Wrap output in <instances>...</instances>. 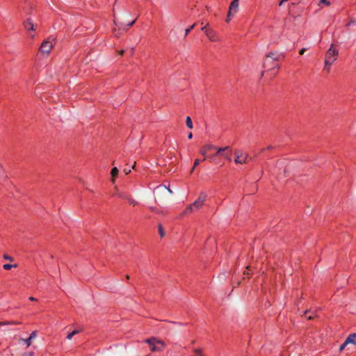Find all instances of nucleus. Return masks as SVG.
<instances>
[{"instance_id": "nucleus-20", "label": "nucleus", "mask_w": 356, "mask_h": 356, "mask_svg": "<svg viewBox=\"0 0 356 356\" xmlns=\"http://www.w3.org/2000/svg\"><path fill=\"white\" fill-rule=\"evenodd\" d=\"M159 234L161 237H163L165 236V232H164V229L163 228V227L160 225H159Z\"/></svg>"}, {"instance_id": "nucleus-24", "label": "nucleus", "mask_w": 356, "mask_h": 356, "mask_svg": "<svg viewBox=\"0 0 356 356\" xmlns=\"http://www.w3.org/2000/svg\"><path fill=\"white\" fill-rule=\"evenodd\" d=\"M347 345H348V343H346V340H345V341L339 347V351L342 352Z\"/></svg>"}, {"instance_id": "nucleus-15", "label": "nucleus", "mask_w": 356, "mask_h": 356, "mask_svg": "<svg viewBox=\"0 0 356 356\" xmlns=\"http://www.w3.org/2000/svg\"><path fill=\"white\" fill-rule=\"evenodd\" d=\"M165 190H168V191L170 194H172V190H170L169 187H166L165 186H158V187H157V188H156L157 192H161H161H164V191H165Z\"/></svg>"}, {"instance_id": "nucleus-25", "label": "nucleus", "mask_w": 356, "mask_h": 356, "mask_svg": "<svg viewBox=\"0 0 356 356\" xmlns=\"http://www.w3.org/2000/svg\"><path fill=\"white\" fill-rule=\"evenodd\" d=\"M194 26L195 24H193L190 28L186 29L185 30V36H186L188 34V33L194 28Z\"/></svg>"}, {"instance_id": "nucleus-5", "label": "nucleus", "mask_w": 356, "mask_h": 356, "mask_svg": "<svg viewBox=\"0 0 356 356\" xmlns=\"http://www.w3.org/2000/svg\"><path fill=\"white\" fill-rule=\"evenodd\" d=\"M206 198L207 195L205 194H201L193 204L187 207L186 212L199 210L204 205Z\"/></svg>"}, {"instance_id": "nucleus-29", "label": "nucleus", "mask_w": 356, "mask_h": 356, "mask_svg": "<svg viewBox=\"0 0 356 356\" xmlns=\"http://www.w3.org/2000/svg\"><path fill=\"white\" fill-rule=\"evenodd\" d=\"M4 258H5L6 259H8V260H10V261H12V260H13V258H12L10 256H6V255H5V256H4Z\"/></svg>"}, {"instance_id": "nucleus-21", "label": "nucleus", "mask_w": 356, "mask_h": 356, "mask_svg": "<svg viewBox=\"0 0 356 356\" xmlns=\"http://www.w3.org/2000/svg\"><path fill=\"white\" fill-rule=\"evenodd\" d=\"M324 4L326 6H329L330 5V2L327 0H319V5Z\"/></svg>"}, {"instance_id": "nucleus-32", "label": "nucleus", "mask_w": 356, "mask_h": 356, "mask_svg": "<svg viewBox=\"0 0 356 356\" xmlns=\"http://www.w3.org/2000/svg\"><path fill=\"white\" fill-rule=\"evenodd\" d=\"M188 138L189 139H191V138H193V134H192L191 132L188 134Z\"/></svg>"}, {"instance_id": "nucleus-1", "label": "nucleus", "mask_w": 356, "mask_h": 356, "mask_svg": "<svg viewBox=\"0 0 356 356\" xmlns=\"http://www.w3.org/2000/svg\"><path fill=\"white\" fill-rule=\"evenodd\" d=\"M145 342L149 345L152 352H162L166 346L165 343L163 340L156 337L147 339Z\"/></svg>"}, {"instance_id": "nucleus-36", "label": "nucleus", "mask_w": 356, "mask_h": 356, "mask_svg": "<svg viewBox=\"0 0 356 356\" xmlns=\"http://www.w3.org/2000/svg\"><path fill=\"white\" fill-rule=\"evenodd\" d=\"M123 53H124V51H123V50H122V51H120V54H123Z\"/></svg>"}, {"instance_id": "nucleus-35", "label": "nucleus", "mask_w": 356, "mask_h": 356, "mask_svg": "<svg viewBox=\"0 0 356 356\" xmlns=\"http://www.w3.org/2000/svg\"><path fill=\"white\" fill-rule=\"evenodd\" d=\"M231 18H232V17H227V22H229L231 20Z\"/></svg>"}, {"instance_id": "nucleus-30", "label": "nucleus", "mask_w": 356, "mask_h": 356, "mask_svg": "<svg viewBox=\"0 0 356 356\" xmlns=\"http://www.w3.org/2000/svg\"><path fill=\"white\" fill-rule=\"evenodd\" d=\"M305 48L301 49L300 50V52H299V53H300V55L303 54H304V52H305Z\"/></svg>"}, {"instance_id": "nucleus-9", "label": "nucleus", "mask_w": 356, "mask_h": 356, "mask_svg": "<svg viewBox=\"0 0 356 356\" xmlns=\"http://www.w3.org/2000/svg\"><path fill=\"white\" fill-rule=\"evenodd\" d=\"M239 8V1L238 0H233L229 6V11H228V17L234 16L238 11Z\"/></svg>"}, {"instance_id": "nucleus-8", "label": "nucleus", "mask_w": 356, "mask_h": 356, "mask_svg": "<svg viewBox=\"0 0 356 356\" xmlns=\"http://www.w3.org/2000/svg\"><path fill=\"white\" fill-rule=\"evenodd\" d=\"M209 24H207L204 26L202 28V31H203L207 35V38L211 42H218L219 38L217 33L211 29L209 28Z\"/></svg>"}, {"instance_id": "nucleus-10", "label": "nucleus", "mask_w": 356, "mask_h": 356, "mask_svg": "<svg viewBox=\"0 0 356 356\" xmlns=\"http://www.w3.org/2000/svg\"><path fill=\"white\" fill-rule=\"evenodd\" d=\"M37 336H38L37 331H33L30 334V335L28 338L21 339H19V341L24 343L26 345V346L28 348L31 345L32 341L37 337Z\"/></svg>"}, {"instance_id": "nucleus-6", "label": "nucleus", "mask_w": 356, "mask_h": 356, "mask_svg": "<svg viewBox=\"0 0 356 356\" xmlns=\"http://www.w3.org/2000/svg\"><path fill=\"white\" fill-rule=\"evenodd\" d=\"M216 154L211 155L209 156V159L213 160L216 156H222L228 161H231V149L229 147L227 146L225 147H218L216 146Z\"/></svg>"}, {"instance_id": "nucleus-26", "label": "nucleus", "mask_w": 356, "mask_h": 356, "mask_svg": "<svg viewBox=\"0 0 356 356\" xmlns=\"http://www.w3.org/2000/svg\"><path fill=\"white\" fill-rule=\"evenodd\" d=\"M22 356H34V353L32 351L24 353Z\"/></svg>"}, {"instance_id": "nucleus-27", "label": "nucleus", "mask_w": 356, "mask_h": 356, "mask_svg": "<svg viewBox=\"0 0 356 356\" xmlns=\"http://www.w3.org/2000/svg\"><path fill=\"white\" fill-rule=\"evenodd\" d=\"M200 163V160L199 159H195V161H194V164H193V169H192V171L194 170V168L195 167H197Z\"/></svg>"}, {"instance_id": "nucleus-16", "label": "nucleus", "mask_w": 356, "mask_h": 356, "mask_svg": "<svg viewBox=\"0 0 356 356\" xmlns=\"http://www.w3.org/2000/svg\"><path fill=\"white\" fill-rule=\"evenodd\" d=\"M19 324H20L19 322L14 321L0 322V326L8 325H19Z\"/></svg>"}, {"instance_id": "nucleus-31", "label": "nucleus", "mask_w": 356, "mask_h": 356, "mask_svg": "<svg viewBox=\"0 0 356 356\" xmlns=\"http://www.w3.org/2000/svg\"><path fill=\"white\" fill-rule=\"evenodd\" d=\"M124 172H125L126 175H128L131 172V170L129 169H124Z\"/></svg>"}, {"instance_id": "nucleus-14", "label": "nucleus", "mask_w": 356, "mask_h": 356, "mask_svg": "<svg viewBox=\"0 0 356 356\" xmlns=\"http://www.w3.org/2000/svg\"><path fill=\"white\" fill-rule=\"evenodd\" d=\"M118 169L116 168V167H114L112 168L111 170V176H112V182H114L115 181V178L118 176Z\"/></svg>"}, {"instance_id": "nucleus-17", "label": "nucleus", "mask_w": 356, "mask_h": 356, "mask_svg": "<svg viewBox=\"0 0 356 356\" xmlns=\"http://www.w3.org/2000/svg\"><path fill=\"white\" fill-rule=\"evenodd\" d=\"M79 332V331L78 330H74V331H72V332L69 333L67 336V339L68 340H71L72 339V337L78 334Z\"/></svg>"}, {"instance_id": "nucleus-23", "label": "nucleus", "mask_w": 356, "mask_h": 356, "mask_svg": "<svg viewBox=\"0 0 356 356\" xmlns=\"http://www.w3.org/2000/svg\"><path fill=\"white\" fill-rule=\"evenodd\" d=\"M310 313L309 311H306L305 313V317L309 319V320H312L313 318H314V315H308L307 316V314Z\"/></svg>"}, {"instance_id": "nucleus-13", "label": "nucleus", "mask_w": 356, "mask_h": 356, "mask_svg": "<svg viewBox=\"0 0 356 356\" xmlns=\"http://www.w3.org/2000/svg\"><path fill=\"white\" fill-rule=\"evenodd\" d=\"M346 340V343L356 345V333L349 334Z\"/></svg>"}, {"instance_id": "nucleus-4", "label": "nucleus", "mask_w": 356, "mask_h": 356, "mask_svg": "<svg viewBox=\"0 0 356 356\" xmlns=\"http://www.w3.org/2000/svg\"><path fill=\"white\" fill-rule=\"evenodd\" d=\"M250 159L249 154L241 150H235L234 163L237 165H244L248 163Z\"/></svg>"}, {"instance_id": "nucleus-2", "label": "nucleus", "mask_w": 356, "mask_h": 356, "mask_svg": "<svg viewBox=\"0 0 356 356\" xmlns=\"http://www.w3.org/2000/svg\"><path fill=\"white\" fill-rule=\"evenodd\" d=\"M263 67L264 70L261 73V76L264 75V73L269 71H277L278 63L277 60L273 57L272 55L268 54L266 56L264 60Z\"/></svg>"}, {"instance_id": "nucleus-19", "label": "nucleus", "mask_w": 356, "mask_h": 356, "mask_svg": "<svg viewBox=\"0 0 356 356\" xmlns=\"http://www.w3.org/2000/svg\"><path fill=\"white\" fill-rule=\"evenodd\" d=\"M13 267H17V265L15 264V265H11V264H4L3 266V268L4 270H8L10 269H11Z\"/></svg>"}, {"instance_id": "nucleus-11", "label": "nucleus", "mask_w": 356, "mask_h": 356, "mask_svg": "<svg viewBox=\"0 0 356 356\" xmlns=\"http://www.w3.org/2000/svg\"><path fill=\"white\" fill-rule=\"evenodd\" d=\"M214 149H216V146L211 144H207L201 147L200 154L204 156V160L209 158L207 154L211 150H214Z\"/></svg>"}, {"instance_id": "nucleus-33", "label": "nucleus", "mask_w": 356, "mask_h": 356, "mask_svg": "<svg viewBox=\"0 0 356 356\" xmlns=\"http://www.w3.org/2000/svg\"><path fill=\"white\" fill-rule=\"evenodd\" d=\"M29 299L31 301H35V300H36V299H35V298L32 297V296L29 297Z\"/></svg>"}, {"instance_id": "nucleus-12", "label": "nucleus", "mask_w": 356, "mask_h": 356, "mask_svg": "<svg viewBox=\"0 0 356 356\" xmlns=\"http://www.w3.org/2000/svg\"><path fill=\"white\" fill-rule=\"evenodd\" d=\"M24 28L27 30V31H34L35 30V24H33V22H32L31 19H27L24 22Z\"/></svg>"}, {"instance_id": "nucleus-34", "label": "nucleus", "mask_w": 356, "mask_h": 356, "mask_svg": "<svg viewBox=\"0 0 356 356\" xmlns=\"http://www.w3.org/2000/svg\"><path fill=\"white\" fill-rule=\"evenodd\" d=\"M135 23V20L132 21L128 24V26H131Z\"/></svg>"}, {"instance_id": "nucleus-7", "label": "nucleus", "mask_w": 356, "mask_h": 356, "mask_svg": "<svg viewBox=\"0 0 356 356\" xmlns=\"http://www.w3.org/2000/svg\"><path fill=\"white\" fill-rule=\"evenodd\" d=\"M54 47V42L49 40H44L40 47L39 51L43 56H48Z\"/></svg>"}, {"instance_id": "nucleus-3", "label": "nucleus", "mask_w": 356, "mask_h": 356, "mask_svg": "<svg viewBox=\"0 0 356 356\" xmlns=\"http://www.w3.org/2000/svg\"><path fill=\"white\" fill-rule=\"evenodd\" d=\"M338 56V50L333 44L330 46L325 54V65L330 67L337 60Z\"/></svg>"}, {"instance_id": "nucleus-18", "label": "nucleus", "mask_w": 356, "mask_h": 356, "mask_svg": "<svg viewBox=\"0 0 356 356\" xmlns=\"http://www.w3.org/2000/svg\"><path fill=\"white\" fill-rule=\"evenodd\" d=\"M186 126L189 128V129H193V122H192V120H191V118L188 116L186 119Z\"/></svg>"}, {"instance_id": "nucleus-37", "label": "nucleus", "mask_w": 356, "mask_h": 356, "mask_svg": "<svg viewBox=\"0 0 356 356\" xmlns=\"http://www.w3.org/2000/svg\"><path fill=\"white\" fill-rule=\"evenodd\" d=\"M135 165H136V163H134V165H133V169L135 168Z\"/></svg>"}, {"instance_id": "nucleus-28", "label": "nucleus", "mask_w": 356, "mask_h": 356, "mask_svg": "<svg viewBox=\"0 0 356 356\" xmlns=\"http://www.w3.org/2000/svg\"><path fill=\"white\" fill-rule=\"evenodd\" d=\"M128 200L131 204H133V205L136 204V202L134 200H133L132 198H129V199H128Z\"/></svg>"}, {"instance_id": "nucleus-22", "label": "nucleus", "mask_w": 356, "mask_h": 356, "mask_svg": "<svg viewBox=\"0 0 356 356\" xmlns=\"http://www.w3.org/2000/svg\"><path fill=\"white\" fill-rule=\"evenodd\" d=\"M193 352L195 354L197 355V356H204L202 354V350L200 349V348H195L193 350Z\"/></svg>"}]
</instances>
